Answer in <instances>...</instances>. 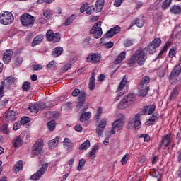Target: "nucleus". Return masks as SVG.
Here are the masks:
<instances>
[{
    "label": "nucleus",
    "mask_w": 181,
    "mask_h": 181,
    "mask_svg": "<svg viewBox=\"0 0 181 181\" xmlns=\"http://www.w3.org/2000/svg\"><path fill=\"white\" fill-rule=\"evenodd\" d=\"M80 94H81V92H80V89L76 88L72 91L73 97H78V95H80Z\"/></svg>",
    "instance_id": "nucleus-55"
},
{
    "label": "nucleus",
    "mask_w": 181,
    "mask_h": 181,
    "mask_svg": "<svg viewBox=\"0 0 181 181\" xmlns=\"http://www.w3.org/2000/svg\"><path fill=\"white\" fill-rule=\"evenodd\" d=\"M134 23L138 28H142L144 25H145V18L143 17L137 18H136Z\"/></svg>",
    "instance_id": "nucleus-35"
},
{
    "label": "nucleus",
    "mask_w": 181,
    "mask_h": 181,
    "mask_svg": "<svg viewBox=\"0 0 181 181\" xmlns=\"http://www.w3.org/2000/svg\"><path fill=\"white\" fill-rule=\"evenodd\" d=\"M103 132H104V128L98 126L96 128V134H98V136H103Z\"/></svg>",
    "instance_id": "nucleus-52"
},
{
    "label": "nucleus",
    "mask_w": 181,
    "mask_h": 181,
    "mask_svg": "<svg viewBox=\"0 0 181 181\" xmlns=\"http://www.w3.org/2000/svg\"><path fill=\"white\" fill-rule=\"evenodd\" d=\"M160 43H162L160 38H155L148 47L143 49V50H145V53L148 52L150 54H153V53L155 52L156 47L160 46Z\"/></svg>",
    "instance_id": "nucleus-8"
},
{
    "label": "nucleus",
    "mask_w": 181,
    "mask_h": 181,
    "mask_svg": "<svg viewBox=\"0 0 181 181\" xmlns=\"http://www.w3.org/2000/svg\"><path fill=\"white\" fill-rule=\"evenodd\" d=\"M62 53L63 47H57L53 49L52 56H54V57H58V56H60V54H62Z\"/></svg>",
    "instance_id": "nucleus-34"
},
{
    "label": "nucleus",
    "mask_w": 181,
    "mask_h": 181,
    "mask_svg": "<svg viewBox=\"0 0 181 181\" xmlns=\"http://www.w3.org/2000/svg\"><path fill=\"white\" fill-rule=\"evenodd\" d=\"M86 165V160L84 159H81L79 160V163L77 167V170H78L79 172L83 170V167Z\"/></svg>",
    "instance_id": "nucleus-47"
},
{
    "label": "nucleus",
    "mask_w": 181,
    "mask_h": 181,
    "mask_svg": "<svg viewBox=\"0 0 181 181\" xmlns=\"http://www.w3.org/2000/svg\"><path fill=\"white\" fill-rule=\"evenodd\" d=\"M169 46H170V42H166L162 50L160 52L158 57H160V56H162L163 53L168 50V47H169Z\"/></svg>",
    "instance_id": "nucleus-46"
},
{
    "label": "nucleus",
    "mask_w": 181,
    "mask_h": 181,
    "mask_svg": "<svg viewBox=\"0 0 181 181\" xmlns=\"http://www.w3.org/2000/svg\"><path fill=\"white\" fill-rule=\"evenodd\" d=\"M135 94L129 93L123 97V98L118 103L117 108L119 110H125L135 101Z\"/></svg>",
    "instance_id": "nucleus-2"
},
{
    "label": "nucleus",
    "mask_w": 181,
    "mask_h": 181,
    "mask_svg": "<svg viewBox=\"0 0 181 181\" xmlns=\"http://www.w3.org/2000/svg\"><path fill=\"white\" fill-rule=\"evenodd\" d=\"M14 148H19V146H22L23 145V139L21 138V136H18L13 141Z\"/></svg>",
    "instance_id": "nucleus-29"
},
{
    "label": "nucleus",
    "mask_w": 181,
    "mask_h": 181,
    "mask_svg": "<svg viewBox=\"0 0 181 181\" xmlns=\"http://www.w3.org/2000/svg\"><path fill=\"white\" fill-rule=\"evenodd\" d=\"M56 66V61H51L47 65V69H53Z\"/></svg>",
    "instance_id": "nucleus-60"
},
{
    "label": "nucleus",
    "mask_w": 181,
    "mask_h": 181,
    "mask_svg": "<svg viewBox=\"0 0 181 181\" xmlns=\"http://www.w3.org/2000/svg\"><path fill=\"white\" fill-rule=\"evenodd\" d=\"M30 88V82L29 81H25L22 85V89L23 91H29Z\"/></svg>",
    "instance_id": "nucleus-45"
},
{
    "label": "nucleus",
    "mask_w": 181,
    "mask_h": 181,
    "mask_svg": "<svg viewBox=\"0 0 181 181\" xmlns=\"http://www.w3.org/2000/svg\"><path fill=\"white\" fill-rule=\"evenodd\" d=\"M141 138H144V142H149L151 141V136L146 134H142Z\"/></svg>",
    "instance_id": "nucleus-61"
},
{
    "label": "nucleus",
    "mask_w": 181,
    "mask_h": 181,
    "mask_svg": "<svg viewBox=\"0 0 181 181\" xmlns=\"http://www.w3.org/2000/svg\"><path fill=\"white\" fill-rule=\"evenodd\" d=\"M30 119L28 117H23L20 121V123L22 126L25 125V124H28V122H30Z\"/></svg>",
    "instance_id": "nucleus-51"
},
{
    "label": "nucleus",
    "mask_w": 181,
    "mask_h": 181,
    "mask_svg": "<svg viewBox=\"0 0 181 181\" xmlns=\"http://www.w3.org/2000/svg\"><path fill=\"white\" fill-rule=\"evenodd\" d=\"M0 130L1 132H3V134H5L6 135H8V134H9V127L8 126V124H3L0 127Z\"/></svg>",
    "instance_id": "nucleus-41"
},
{
    "label": "nucleus",
    "mask_w": 181,
    "mask_h": 181,
    "mask_svg": "<svg viewBox=\"0 0 181 181\" xmlns=\"http://www.w3.org/2000/svg\"><path fill=\"white\" fill-rule=\"evenodd\" d=\"M87 97V95L85 93V92H81L79 97H78V103L76 105V108L78 111H80V109L83 105H84V103H86V98Z\"/></svg>",
    "instance_id": "nucleus-16"
},
{
    "label": "nucleus",
    "mask_w": 181,
    "mask_h": 181,
    "mask_svg": "<svg viewBox=\"0 0 181 181\" xmlns=\"http://www.w3.org/2000/svg\"><path fill=\"white\" fill-rule=\"evenodd\" d=\"M170 144V134H165L162 137L161 139V144H160V148L162 146H165V148H168L169 145Z\"/></svg>",
    "instance_id": "nucleus-20"
},
{
    "label": "nucleus",
    "mask_w": 181,
    "mask_h": 181,
    "mask_svg": "<svg viewBox=\"0 0 181 181\" xmlns=\"http://www.w3.org/2000/svg\"><path fill=\"white\" fill-rule=\"evenodd\" d=\"M90 118H91V113L90 112H86L81 115L80 121L81 122H86V121H88Z\"/></svg>",
    "instance_id": "nucleus-31"
},
{
    "label": "nucleus",
    "mask_w": 181,
    "mask_h": 181,
    "mask_svg": "<svg viewBox=\"0 0 181 181\" xmlns=\"http://www.w3.org/2000/svg\"><path fill=\"white\" fill-rule=\"evenodd\" d=\"M97 9V7H94V6H90L89 7H88V9L86 10V13L88 15H92V13H93V12H95Z\"/></svg>",
    "instance_id": "nucleus-48"
},
{
    "label": "nucleus",
    "mask_w": 181,
    "mask_h": 181,
    "mask_svg": "<svg viewBox=\"0 0 181 181\" xmlns=\"http://www.w3.org/2000/svg\"><path fill=\"white\" fill-rule=\"evenodd\" d=\"M45 39V35L40 34L37 35L34 39L31 42L32 47H35V46H37V45H40L42 42H43Z\"/></svg>",
    "instance_id": "nucleus-18"
},
{
    "label": "nucleus",
    "mask_w": 181,
    "mask_h": 181,
    "mask_svg": "<svg viewBox=\"0 0 181 181\" xmlns=\"http://www.w3.org/2000/svg\"><path fill=\"white\" fill-rule=\"evenodd\" d=\"M75 131H77L78 132H83V127L80 124H77L74 127Z\"/></svg>",
    "instance_id": "nucleus-64"
},
{
    "label": "nucleus",
    "mask_w": 181,
    "mask_h": 181,
    "mask_svg": "<svg viewBox=\"0 0 181 181\" xmlns=\"http://www.w3.org/2000/svg\"><path fill=\"white\" fill-rule=\"evenodd\" d=\"M33 69L35 71H36L37 70H42V66L40 64H35L33 66Z\"/></svg>",
    "instance_id": "nucleus-63"
},
{
    "label": "nucleus",
    "mask_w": 181,
    "mask_h": 181,
    "mask_svg": "<svg viewBox=\"0 0 181 181\" xmlns=\"http://www.w3.org/2000/svg\"><path fill=\"white\" fill-rule=\"evenodd\" d=\"M16 79L13 76L7 77L5 81L1 82L0 85V101L2 100V97H4V91H5V83H7L8 86H11V84L15 83ZM6 81V82H5Z\"/></svg>",
    "instance_id": "nucleus-10"
},
{
    "label": "nucleus",
    "mask_w": 181,
    "mask_h": 181,
    "mask_svg": "<svg viewBox=\"0 0 181 181\" xmlns=\"http://www.w3.org/2000/svg\"><path fill=\"white\" fill-rule=\"evenodd\" d=\"M59 141H60V136H57L55 137V139L51 140L49 142V148L50 149H54V148H56V146H57V144H59Z\"/></svg>",
    "instance_id": "nucleus-27"
},
{
    "label": "nucleus",
    "mask_w": 181,
    "mask_h": 181,
    "mask_svg": "<svg viewBox=\"0 0 181 181\" xmlns=\"http://www.w3.org/2000/svg\"><path fill=\"white\" fill-rule=\"evenodd\" d=\"M124 0H115L114 2V6H116V8H119L121 6L122 2H124Z\"/></svg>",
    "instance_id": "nucleus-57"
},
{
    "label": "nucleus",
    "mask_w": 181,
    "mask_h": 181,
    "mask_svg": "<svg viewBox=\"0 0 181 181\" xmlns=\"http://www.w3.org/2000/svg\"><path fill=\"white\" fill-rule=\"evenodd\" d=\"M121 32V27L116 25L108 30L105 34V37H113L115 35H118Z\"/></svg>",
    "instance_id": "nucleus-15"
},
{
    "label": "nucleus",
    "mask_w": 181,
    "mask_h": 181,
    "mask_svg": "<svg viewBox=\"0 0 181 181\" xmlns=\"http://www.w3.org/2000/svg\"><path fill=\"white\" fill-rule=\"evenodd\" d=\"M172 4V0H165L163 3L162 8L163 9L166 10Z\"/></svg>",
    "instance_id": "nucleus-43"
},
{
    "label": "nucleus",
    "mask_w": 181,
    "mask_h": 181,
    "mask_svg": "<svg viewBox=\"0 0 181 181\" xmlns=\"http://www.w3.org/2000/svg\"><path fill=\"white\" fill-rule=\"evenodd\" d=\"M12 54H13V52L11 49L6 50L4 53L3 62L6 64H8V63L11 62V60L12 59Z\"/></svg>",
    "instance_id": "nucleus-17"
},
{
    "label": "nucleus",
    "mask_w": 181,
    "mask_h": 181,
    "mask_svg": "<svg viewBox=\"0 0 181 181\" xmlns=\"http://www.w3.org/2000/svg\"><path fill=\"white\" fill-rule=\"evenodd\" d=\"M20 19L21 24L25 28H32L35 25V17L29 13L23 14Z\"/></svg>",
    "instance_id": "nucleus-3"
},
{
    "label": "nucleus",
    "mask_w": 181,
    "mask_h": 181,
    "mask_svg": "<svg viewBox=\"0 0 181 181\" xmlns=\"http://www.w3.org/2000/svg\"><path fill=\"white\" fill-rule=\"evenodd\" d=\"M170 12L173 13V15H180L181 6L179 5H174L170 8Z\"/></svg>",
    "instance_id": "nucleus-28"
},
{
    "label": "nucleus",
    "mask_w": 181,
    "mask_h": 181,
    "mask_svg": "<svg viewBox=\"0 0 181 181\" xmlns=\"http://www.w3.org/2000/svg\"><path fill=\"white\" fill-rule=\"evenodd\" d=\"M131 156L129 153L125 154L121 160L122 165H127V162Z\"/></svg>",
    "instance_id": "nucleus-49"
},
{
    "label": "nucleus",
    "mask_w": 181,
    "mask_h": 181,
    "mask_svg": "<svg viewBox=\"0 0 181 181\" xmlns=\"http://www.w3.org/2000/svg\"><path fill=\"white\" fill-rule=\"evenodd\" d=\"M88 8V4H85L83 6H81V7L80 8L81 13H84V12H86V11H87Z\"/></svg>",
    "instance_id": "nucleus-58"
},
{
    "label": "nucleus",
    "mask_w": 181,
    "mask_h": 181,
    "mask_svg": "<svg viewBox=\"0 0 181 181\" xmlns=\"http://www.w3.org/2000/svg\"><path fill=\"white\" fill-rule=\"evenodd\" d=\"M88 88L90 90L95 88V72H93L89 79Z\"/></svg>",
    "instance_id": "nucleus-23"
},
{
    "label": "nucleus",
    "mask_w": 181,
    "mask_h": 181,
    "mask_svg": "<svg viewBox=\"0 0 181 181\" xmlns=\"http://www.w3.org/2000/svg\"><path fill=\"white\" fill-rule=\"evenodd\" d=\"M181 73V67L180 66H175L174 69L171 71L169 80L170 83L171 84H177L179 82V79H177V77H179V74Z\"/></svg>",
    "instance_id": "nucleus-6"
},
{
    "label": "nucleus",
    "mask_w": 181,
    "mask_h": 181,
    "mask_svg": "<svg viewBox=\"0 0 181 181\" xmlns=\"http://www.w3.org/2000/svg\"><path fill=\"white\" fill-rule=\"evenodd\" d=\"M180 91V88H179V86H176L175 88H174L170 95V100H176V98H177V95H179Z\"/></svg>",
    "instance_id": "nucleus-25"
},
{
    "label": "nucleus",
    "mask_w": 181,
    "mask_h": 181,
    "mask_svg": "<svg viewBox=\"0 0 181 181\" xmlns=\"http://www.w3.org/2000/svg\"><path fill=\"white\" fill-rule=\"evenodd\" d=\"M151 83V77L148 76H146L144 77V78L141 80V82L140 83V87H148V84Z\"/></svg>",
    "instance_id": "nucleus-32"
},
{
    "label": "nucleus",
    "mask_w": 181,
    "mask_h": 181,
    "mask_svg": "<svg viewBox=\"0 0 181 181\" xmlns=\"http://www.w3.org/2000/svg\"><path fill=\"white\" fill-rule=\"evenodd\" d=\"M47 168H49V163L42 164V167L31 176L32 180H39V179H40V177L45 175L47 170Z\"/></svg>",
    "instance_id": "nucleus-9"
},
{
    "label": "nucleus",
    "mask_w": 181,
    "mask_h": 181,
    "mask_svg": "<svg viewBox=\"0 0 181 181\" xmlns=\"http://www.w3.org/2000/svg\"><path fill=\"white\" fill-rule=\"evenodd\" d=\"M156 109V106L155 104L145 106L142 110V114H148V115H151V114H152Z\"/></svg>",
    "instance_id": "nucleus-19"
},
{
    "label": "nucleus",
    "mask_w": 181,
    "mask_h": 181,
    "mask_svg": "<svg viewBox=\"0 0 181 181\" xmlns=\"http://www.w3.org/2000/svg\"><path fill=\"white\" fill-rule=\"evenodd\" d=\"M146 49L139 48L136 52L132 55V57L127 60V66L129 67H134L135 64L139 66H144L146 59H148V54L145 52Z\"/></svg>",
    "instance_id": "nucleus-1"
},
{
    "label": "nucleus",
    "mask_w": 181,
    "mask_h": 181,
    "mask_svg": "<svg viewBox=\"0 0 181 181\" xmlns=\"http://www.w3.org/2000/svg\"><path fill=\"white\" fill-rule=\"evenodd\" d=\"M89 147H90V141L86 140L85 142L81 144V146L79 147V151H87V149H88Z\"/></svg>",
    "instance_id": "nucleus-38"
},
{
    "label": "nucleus",
    "mask_w": 181,
    "mask_h": 181,
    "mask_svg": "<svg viewBox=\"0 0 181 181\" xmlns=\"http://www.w3.org/2000/svg\"><path fill=\"white\" fill-rule=\"evenodd\" d=\"M126 56H127V52H121L117 56V57L115 59L114 64H119V63H122V62L125 59Z\"/></svg>",
    "instance_id": "nucleus-26"
},
{
    "label": "nucleus",
    "mask_w": 181,
    "mask_h": 181,
    "mask_svg": "<svg viewBox=\"0 0 181 181\" xmlns=\"http://www.w3.org/2000/svg\"><path fill=\"white\" fill-rule=\"evenodd\" d=\"M60 34L59 33H57L54 34V36L52 39L51 40V42H53L54 43H57V42H60Z\"/></svg>",
    "instance_id": "nucleus-44"
},
{
    "label": "nucleus",
    "mask_w": 181,
    "mask_h": 181,
    "mask_svg": "<svg viewBox=\"0 0 181 181\" xmlns=\"http://www.w3.org/2000/svg\"><path fill=\"white\" fill-rule=\"evenodd\" d=\"M103 112V109L101 107H98L97 110V113L95 115V120L96 121H100V117H101V114Z\"/></svg>",
    "instance_id": "nucleus-50"
},
{
    "label": "nucleus",
    "mask_w": 181,
    "mask_h": 181,
    "mask_svg": "<svg viewBox=\"0 0 181 181\" xmlns=\"http://www.w3.org/2000/svg\"><path fill=\"white\" fill-rule=\"evenodd\" d=\"M42 149H43V140L42 139H39L33 146L32 154L39 155V153L42 152Z\"/></svg>",
    "instance_id": "nucleus-11"
},
{
    "label": "nucleus",
    "mask_w": 181,
    "mask_h": 181,
    "mask_svg": "<svg viewBox=\"0 0 181 181\" xmlns=\"http://www.w3.org/2000/svg\"><path fill=\"white\" fill-rule=\"evenodd\" d=\"M21 127H22V124L21 123V122H17L16 123H14L13 127V131H18V129H19V128H21Z\"/></svg>",
    "instance_id": "nucleus-53"
},
{
    "label": "nucleus",
    "mask_w": 181,
    "mask_h": 181,
    "mask_svg": "<svg viewBox=\"0 0 181 181\" xmlns=\"http://www.w3.org/2000/svg\"><path fill=\"white\" fill-rule=\"evenodd\" d=\"M141 114L137 113L135 115L134 118L129 121V125H133L135 129H139L141 128Z\"/></svg>",
    "instance_id": "nucleus-14"
},
{
    "label": "nucleus",
    "mask_w": 181,
    "mask_h": 181,
    "mask_svg": "<svg viewBox=\"0 0 181 181\" xmlns=\"http://www.w3.org/2000/svg\"><path fill=\"white\" fill-rule=\"evenodd\" d=\"M175 56H176V50H175V49H171L169 52V57L173 59Z\"/></svg>",
    "instance_id": "nucleus-59"
},
{
    "label": "nucleus",
    "mask_w": 181,
    "mask_h": 181,
    "mask_svg": "<svg viewBox=\"0 0 181 181\" xmlns=\"http://www.w3.org/2000/svg\"><path fill=\"white\" fill-rule=\"evenodd\" d=\"M18 118V113L13 110H8L5 113V120L6 122H13Z\"/></svg>",
    "instance_id": "nucleus-12"
},
{
    "label": "nucleus",
    "mask_w": 181,
    "mask_h": 181,
    "mask_svg": "<svg viewBox=\"0 0 181 181\" xmlns=\"http://www.w3.org/2000/svg\"><path fill=\"white\" fill-rule=\"evenodd\" d=\"M157 119H159V116H152L146 122V125L150 127V125H155Z\"/></svg>",
    "instance_id": "nucleus-33"
},
{
    "label": "nucleus",
    "mask_w": 181,
    "mask_h": 181,
    "mask_svg": "<svg viewBox=\"0 0 181 181\" xmlns=\"http://www.w3.org/2000/svg\"><path fill=\"white\" fill-rule=\"evenodd\" d=\"M132 45H134V41L132 40H126L124 41L125 47H129V46H132Z\"/></svg>",
    "instance_id": "nucleus-56"
},
{
    "label": "nucleus",
    "mask_w": 181,
    "mask_h": 181,
    "mask_svg": "<svg viewBox=\"0 0 181 181\" xmlns=\"http://www.w3.org/2000/svg\"><path fill=\"white\" fill-rule=\"evenodd\" d=\"M124 122H125V117L122 115H119V118L112 124L111 130L112 135H115V129L117 128L118 131H121V129H122Z\"/></svg>",
    "instance_id": "nucleus-5"
},
{
    "label": "nucleus",
    "mask_w": 181,
    "mask_h": 181,
    "mask_svg": "<svg viewBox=\"0 0 181 181\" xmlns=\"http://www.w3.org/2000/svg\"><path fill=\"white\" fill-rule=\"evenodd\" d=\"M75 20H76V15L72 14L64 23V26H69V25H71V23H73V22H74Z\"/></svg>",
    "instance_id": "nucleus-36"
},
{
    "label": "nucleus",
    "mask_w": 181,
    "mask_h": 181,
    "mask_svg": "<svg viewBox=\"0 0 181 181\" xmlns=\"http://www.w3.org/2000/svg\"><path fill=\"white\" fill-rule=\"evenodd\" d=\"M23 168V161L19 160L13 167V170L16 172H19Z\"/></svg>",
    "instance_id": "nucleus-39"
},
{
    "label": "nucleus",
    "mask_w": 181,
    "mask_h": 181,
    "mask_svg": "<svg viewBox=\"0 0 181 181\" xmlns=\"http://www.w3.org/2000/svg\"><path fill=\"white\" fill-rule=\"evenodd\" d=\"M47 128H48L49 131H50V132L54 131V129L56 128V121L51 120L50 122H49L47 123Z\"/></svg>",
    "instance_id": "nucleus-40"
},
{
    "label": "nucleus",
    "mask_w": 181,
    "mask_h": 181,
    "mask_svg": "<svg viewBox=\"0 0 181 181\" xmlns=\"http://www.w3.org/2000/svg\"><path fill=\"white\" fill-rule=\"evenodd\" d=\"M28 110L29 111H30V112L37 113L39 112V105H37V103L30 104L28 107Z\"/></svg>",
    "instance_id": "nucleus-37"
},
{
    "label": "nucleus",
    "mask_w": 181,
    "mask_h": 181,
    "mask_svg": "<svg viewBox=\"0 0 181 181\" xmlns=\"http://www.w3.org/2000/svg\"><path fill=\"white\" fill-rule=\"evenodd\" d=\"M53 36H54V33H53V30H49L46 33V38L49 42H52V40L53 39Z\"/></svg>",
    "instance_id": "nucleus-42"
},
{
    "label": "nucleus",
    "mask_w": 181,
    "mask_h": 181,
    "mask_svg": "<svg viewBox=\"0 0 181 181\" xmlns=\"http://www.w3.org/2000/svg\"><path fill=\"white\" fill-rule=\"evenodd\" d=\"M63 146L66 149L67 152H71L73 149V142L69 138H65L63 141Z\"/></svg>",
    "instance_id": "nucleus-21"
},
{
    "label": "nucleus",
    "mask_w": 181,
    "mask_h": 181,
    "mask_svg": "<svg viewBox=\"0 0 181 181\" xmlns=\"http://www.w3.org/2000/svg\"><path fill=\"white\" fill-rule=\"evenodd\" d=\"M100 60L101 55L98 53H92L86 57V62H88V63H93V64L98 63Z\"/></svg>",
    "instance_id": "nucleus-13"
},
{
    "label": "nucleus",
    "mask_w": 181,
    "mask_h": 181,
    "mask_svg": "<svg viewBox=\"0 0 181 181\" xmlns=\"http://www.w3.org/2000/svg\"><path fill=\"white\" fill-rule=\"evenodd\" d=\"M149 93V86L140 87V90L138 93L139 97H146Z\"/></svg>",
    "instance_id": "nucleus-24"
},
{
    "label": "nucleus",
    "mask_w": 181,
    "mask_h": 181,
    "mask_svg": "<svg viewBox=\"0 0 181 181\" xmlns=\"http://www.w3.org/2000/svg\"><path fill=\"white\" fill-rule=\"evenodd\" d=\"M145 162H146V157L145 156H140L139 158V163L142 165L145 163Z\"/></svg>",
    "instance_id": "nucleus-62"
},
{
    "label": "nucleus",
    "mask_w": 181,
    "mask_h": 181,
    "mask_svg": "<svg viewBox=\"0 0 181 181\" xmlns=\"http://www.w3.org/2000/svg\"><path fill=\"white\" fill-rule=\"evenodd\" d=\"M127 81H128V76H124L122 81L118 85L116 90V93H119V91H122V90H124V88L127 86Z\"/></svg>",
    "instance_id": "nucleus-22"
},
{
    "label": "nucleus",
    "mask_w": 181,
    "mask_h": 181,
    "mask_svg": "<svg viewBox=\"0 0 181 181\" xmlns=\"http://www.w3.org/2000/svg\"><path fill=\"white\" fill-rule=\"evenodd\" d=\"M104 0H97L95 4V12H101V11H103V8L104 7Z\"/></svg>",
    "instance_id": "nucleus-30"
},
{
    "label": "nucleus",
    "mask_w": 181,
    "mask_h": 181,
    "mask_svg": "<svg viewBox=\"0 0 181 181\" xmlns=\"http://www.w3.org/2000/svg\"><path fill=\"white\" fill-rule=\"evenodd\" d=\"M90 35H93L95 39H100L103 36V29L101 28V21L97 22L90 30Z\"/></svg>",
    "instance_id": "nucleus-7"
},
{
    "label": "nucleus",
    "mask_w": 181,
    "mask_h": 181,
    "mask_svg": "<svg viewBox=\"0 0 181 181\" xmlns=\"http://www.w3.org/2000/svg\"><path fill=\"white\" fill-rule=\"evenodd\" d=\"M13 19V15L11 12L2 11L0 14V23L2 25H11Z\"/></svg>",
    "instance_id": "nucleus-4"
},
{
    "label": "nucleus",
    "mask_w": 181,
    "mask_h": 181,
    "mask_svg": "<svg viewBox=\"0 0 181 181\" xmlns=\"http://www.w3.org/2000/svg\"><path fill=\"white\" fill-rule=\"evenodd\" d=\"M98 127L103 129L105 128V127H107V119H103Z\"/></svg>",
    "instance_id": "nucleus-54"
}]
</instances>
